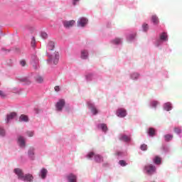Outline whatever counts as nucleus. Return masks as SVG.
Wrapping results in <instances>:
<instances>
[{"mask_svg": "<svg viewBox=\"0 0 182 182\" xmlns=\"http://www.w3.org/2000/svg\"><path fill=\"white\" fill-rule=\"evenodd\" d=\"M103 166H107V164H104Z\"/></svg>", "mask_w": 182, "mask_h": 182, "instance_id": "nucleus-49", "label": "nucleus"}, {"mask_svg": "<svg viewBox=\"0 0 182 182\" xmlns=\"http://www.w3.org/2000/svg\"><path fill=\"white\" fill-rule=\"evenodd\" d=\"M1 51H6V52H7V51H9V50H6V48H1Z\"/></svg>", "mask_w": 182, "mask_h": 182, "instance_id": "nucleus-47", "label": "nucleus"}, {"mask_svg": "<svg viewBox=\"0 0 182 182\" xmlns=\"http://www.w3.org/2000/svg\"><path fill=\"white\" fill-rule=\"evenodd\" d=\"M119 139L122 141H125L126 143H129L132 140V137L130 135L126 134L125 133H122L119 136Z\"/></svg>", "mask_w": 182, "mask_h": 182, "instance_id": "nucleus-13", "label": "nucleus"}, {"mask_svg": "<svg viewBox=\"0 0 182 182\" xmlns=\"http://www.w3.org/2000/svg\"><path fill=\"white\" fill-rule=\"evenodd\" d=\"M55 91H57V92L60 91V87H58V86L55 87Z\"/></svg>", "mask_w": 182, "mask_h": 182, "instance_id": "nucleus-46", "label": "nucleus"}, {"mask_svg": "<svg viewBox=\"0 0 182 182\" xmlns=\"http://www.w3.org/2000/svg\"><path fill=\"white\" fill-rule=\"evenodd\" d=\"M75 23V20H64L63 26L66 28H70V27L74 26Z\"/></svg>", "mask_w": 182, "mask_h": 182, "instance_id": "nucleus-15", "label": "nucleus"}, {"mask_svg": "<svg viewBox=\"0 0 182 182\" xmlns=\"http://www.w3.org/2000/svg\"><path fill=\"white\" fill-rule=\"evenodd\" d=\"M55 42L50 41L47 44V55H48V60H47L49 64H58L60 58V54L58 52L54 53V54H49L48 51L54 50Z\"/></svg>", "mask_w": 182, "mask_h": 182, "instance_id": "nucleus-1", "label": "nucleus"}, {"mask_svg": "<svg viewBox=\"0 0 182 182\" xmlns=\"http://www.w3.org/2000/svg\"><path fill=\"white\" fill-rule=\"evenodd\" d=\"M173 137V134L170 133H167L166 134H164V139L166 141H170L171 140H172Z\"/></svg>", "mask_w": 182, "mask_h": 182, "instance_id": "nucleus-26", "label": "nucleus"}, {"mask_svg": "<svg viewBox=\"0 0 182 182\" xmlns=\"http://www.w3.org/2000/svg\"><path fill=\"white\" fill-rule=\"evenodd\" d=\"M17 114L16 112H11V114H8L6 115V122L9 123L12 119L16 118Z\"/></svg>", "mask_w": 182, "mask_h": 182, "instance_id": "nucleus-18", "label": "nucleus"}, {"mask_svg": "<svg viewBox=\"0 0 182 182\" xmlns=\"http://www.w3.org/2000/svg\"><path fill=\"white\" fill-rule=\"evenodd\" d=\"M65 100H60L55 105V108H56L57 111L60 112L63 110V107H65Z\"/></svg>", "mask_w": 182, "mask_h": 182, "instance_id": "nucleus-14", "label": "nucleus"}, {"mask_svg": "<svg viewBox=\"0 0 182 182\" xmlns=\"http://www.w3.org/2000/svg\"><path fill=\"white\" fill-rule=\"evenodd\" d=\"M18 80L21 82H23L24 84H26V85L31 84V80L28 77H23L22 78H19Z\"/></svg>", "mask_w": 182, "mask_h": 182, "instance_id": "nucleus-20", "label": "nucleus"}, {"mask_svg": "<svg viewBox=\"0 0 182 182\" xmlns=\"http://www.w3.org/2000/svg\"><path fill=\"white\" fill-rule=\"evenodd\" d=\"M144 170L147 174H154L156 171V166H153V164H148L147 166H145Z\"/></svg>", "mask_w": 182, "mask_h": 182, "instance_id": "nucleus-8", "label": "nucleus"}, {"mask_svg": "<svg viewBox=\"0 0 182 182\" xmlns=\"http://www.w3.org/2000/svg\"><path fill=\"white\" fill-rule=\"evenodd\" d=\"M79 1H80V0H73V4L74 6L77 5V2H79Z\"/></svg>", "mask_w": 182, "mask_h": 182, "instance_id": "nucleus-44", "label": "nucleus"}, {"mask_svg": "<svg viewBox=\"0 0 182 182\" xmlns=\"http://www.w3.org/2000/svg\"><path fill=\"white\" fill-rule=\"evenodd\" d=\"M151 21L154 25H158V23H159V18L156 15L152 16Z\"/></svg>", "mask_w": 182, "mask_h": 182, "instance_id": "nucleus-25", "label": "nucleus"}, {"mask_svg": "<svg viewBox=\"0 0 182 182\" xmlns=\"http://www.w3.org/2000/svg\"><path fill=\"white\" fill-rule=\"evenodd\" d=\"M140 77V74H139V73H132V74H130V78L132 80H138Z\"/></svg>", "mask_w": 182, "mask_h": 182, "instance_id": "nucleus-24", "label": "nucleus"}, {"mask_svg": "<svg viewBox=\"0 0 182 182\" xmlns=\"http://www.w3.org/2000/svg\"><path fill=\"white\" fill-rule=\"evenodd\" d=\"M86 157L87 159H89L90 160H92L94 157L95 161H96L97 163H101L102 161H103L102 156H101V154H95L94 151H90L89 153H87Z\"/></svg>", "mask_w": 182, "mask_h": 182, "instance_id": "nucleus-4", "label": "nucleus"}, {"mask_svg": "<svg viewBox=\"0 0 182 182\" xmlns=\"http://www.w3.org/2000/svg\"><path fill=\"white\" fill-rule=\"evenodd\" d=\"M140 149L141 150H144V151L147 150L148 146L145 143H143V144H141Z\"/></svg>", "mask_w": 182, "mask_h": 182, "instance_id": "nucleus-37", "label": "nucleus"}, {"mask_svg": "<svg viewBox=\"0 0 182 182\" xmlns=\"http://www.w3.org/2000/svg\"><path fill=\"white\" fill-rule=\"evenodd\" d=\"M26 134H28L29 137H32L33 136H34V132L33 130H28V132H26Z\"/></svg>", "mask_w": 182, "mask_h": 182, "instance_id": "nucleus-39", "label": "nucleus"}, {"mask_svg": "<svg viewBox=\"0 0 182 182\" xmlns=\"http://www.w3.org/2000/svg\"><path fill=\"white\" fill-rule=\"evenodd\" d=\"M0 97H5V94H4V91L0 90Z\"/></svg>", "mask_w": 182, "mask_h": 182, "instance_id": "nucleus-45", "label": "nucleus"}, {"mask_svg": "<svg viewBox=\"0 0 182 182\" xmlns=\"http://www.w3.org/2000/svg\"><path fill=\"white\" fill-rule=\"evenodd\" d=\"M2 34H3L2 31H0V38L2 36Z\"/></svg>", "mask_w": 182, "mask_h": 182, "instance_id": "nucleus-48", "label": "nucleus"}, {"mask_svg": "<svg viewBox=\"0 0 182 182\" xmlns=\"http://www.w3.org/2000/svg\"><path fill=\"white\" fill-rule=\"evenodd\" d=\"M120 166H127V163H126L125 160H119V161Z\"/></svg>", "mask_w": 182, "mask_h": 182, "instance_id": "nucleus-42", "label": "nucleus"}, {"mask_svg": "<svg viewBox=\"0 0 182 182\" xmlns=\"http://www.w3.org/2000/svg\"><path fill=\"white\" fill-rule=\"evenodd\" d=\"M14 172L18 176V178L22 181L33 182L34 180V177L32 174H24L21 168H14Z\"/></svg>", "mask_w": 182, "mask_h": 182, "instance_id": "nucleus-2", "label": "nucleus"}, {"mask_svg": "<svg viewBox=\"0 0 182 182\" xmlns=\"http://www.w3.org/2000/svg\"><path fill=\"white\" fill-rule=\"evenodd\" d=\"M48 171L47 168H43L39 171V176L42 180H45L48 176Z\"/></svg>", "mask_w": 182, "mask_h": 182, "instance_id": "nucleus-16", "label": "nucleus"}, {"mask_svg": "<svg viewBox=\"0 0 182 182\" xmlns=\"http://www.w3.org/2000/svg\"><path fill=\"white\" fill-rule=\"evenodd\" d=\"M6 129H4V127H0V136L1 137H4L6 136Z\"/></svg>", "mask_w": 182, "mask_h": 182, "instance_id": "nucleus-30", "label": "nucleus"}, {"mask_svg": "<svg viewBox=\"0 0 182 182\" xmlns=\"http://www.w3.org/2000/svg\"><path fill=\"white\" fill-rule=\"evenodd\" d=\"M155 133H156L155 129H154L153 127H149L148 130V134H149V136H154Z\"/></svg>", "mask_w": 182, "mask_h": 182, "instance_id": "nucleus-31", "label": "nucleus"}, {"mask_svg": "<svg viewBox=\"0 0 182 182\" xmlns=\"http://www.w3.org/2000/svg\"><path fill=\"white\" fill-rule=\"evenodd\" d=\"M87 106L92 115H97L99 114V109H97L95 102L92 101H87Z\"/></svg>", "mask_w": 182, "mask_h": 182, "instance_id": "nucleus-5", "label": "nucleus"}, {"mask_svg": "<svg viewBox=\"0 0 182 182\" xmlns=\"http://www.w3.org/2000/svg\"><path fill=\"white\" fill-rule=\"evenodd\" d=\"M89 57V51L87 50H81V58L83 60H86Z\"/></svg>", "mask_w": 182, "mask_h": 182, "instance_id": "nucleus-19", "label": "nucleus"}, {"mask_svg": "<svg viewBox=\"0 0 182 182\" xmlns=\"http://www.w3.org/2000/svg\"><path fill=\"white\" fill-rule=\"evenodd\" d=\"M31 64L35 70H37L38 68L39 60L37 55H33L31 56Z\"/></svg>", "mask_w": 182, "mask_h": 182, "instance_id": "nucleus-9", "label": "nucleus"}, {"mask_svg": "<svg viewBox=\"0 0 182 182\" xmlns=\"http://www.w3.org/2000/svg\"><path fill=\"white\" fill-rule=\"evenodd\" d=\"M168 36L166 31H163L159 34V37L156 38V40H155V46L156 47H159V46H161L164 41H168Z\"/></svg>", "mask_w": 182, "mask_h": 182, "instance_id": "nucleus-3", "label": "nucleus"}, {"mask_svg": "<svg viewBox=\"0 0 182 182\" xmlns=\"http://www.w3.org/2000/svg\"><path fill=\"white\" fill-rule=\"evenodd\" d=\"M77 26L85 27L88 23V18H87V17H80L77 21Z\"/></svg>", "mask_w": 182, "mask_h": 182, "instance_id": "nucleus-7", "label": "nucleus"}, {"mask_svg": "<svg viewBox=\"0 0 182 182\" xmlns=\"http://www.w3.org/2000/svg\"><path fill=\"white\" fill-rule=\"evenodd\" d=\"M159 101H151L150 105L152 108H156L157 105H159Z\"/></svg>", "mask_w": 182, "mask_h": 182, "instance_id": "nucleus-32", "label": "nucleus"}, {"mask_svg": "<svg viewBox=\"0 0 182 182\" xmlns=\"http://www.w3.org/2000/svg\"><path fill=\"white\" fill-rule=\"evenodd\" d=\"M98 129H100L104 132V133H107L108 130V127H107L106 124H98L97 125Z\"/></svg>", "mask_w": 182, "mask_h": 182, "instance_id": "nucleus-21", "label": "nucleus"}, {"mask_svg": "<svg viewBox=\"0 0 182 182\" xmlns=\"http://www.w3.org/2000/svg\"><path fill=\"white\" fill-rule=\"evenodd\" d=\"M127 112L124 108H119L117 111V116L119 118H124L127 117Z\"/></svg>", "mask_w": 182, "mask_h": 182, "instance_id": "nucleus-12", "label": "nucleus"}, {"mask_svg": "<svg viewBox=\"0 0 182 182\" xmlns=\"http://www.w3.org/2000/svg\"><path fill=\"white\" fill-rule=\"evenodd\" d=\"M28 157L30 160L36 159V148L35 147H29L28 149Z\"/></svg>", "mask_w": 182, "mask_h": 182, "instance_id": "nucleus-6", "label": "nucleus"}, {"mask_svg": "<svg viewBox=\"0 0 182 182\" xmlns=\"http://www.w3.org/2000/svg\"><path fill=\"white\" fill-rule=\"evenodd\" d=\"M41 36L43 38H47V37H48V33H46V31H41Z\"/></svg>", "mask_w": 182, "mask_h": 182, "instance_id": "nucleus-38", "label": "nucleus"}, {"mask_svg": "<svg viewBox=\"0 0 182 182\" xmlns=\"http://www.w3.org/2000/svg\"><path fill=\"white\" fill-rule=\"evenodd\" d=\"M172 108L173 107L171 102H166L164 105V109H165V111H171Z\"/></svg>", "mask_w": 182, "mask_h": 182, "instance_id": "nucleus-22", "label": "nucleus"}, {"mask_svg": "<svg viewBox=\"0 0 182 182\" xmlns=\"http://www.w3.org/2000/svg\"><path fill=\"white\" fill-rule=\"evenodd\" d=\"M112 44L119 45L122 44V38H114V40H112Z\"/></svg>", "mask_w": 182, "mask_h": 182, "instance_id": "nucleus-27", "label": "nucleus"}, {"mask_svg": "<svg viewBox=\"0 0 182 182\" xmlns=\"http://www.w3.org/2000/svg\"><path fill=\"white\" fill-rule=\"evenodd\" d=\"M35 79H36V81H37V82H39V83H41L43 81V78L41 75H37L36 77H35Z\"/></svg>", "mask_w": 182, "mask_h": 182, "instance_id": "nucleus-33", "label": "nucleus"}, {"mask_svg": "<svg viewBox=\"0 0 182 182\" xmlns=\"http://www.w3.org/2000/svg\"><path fill=\"white\" fill-rule=\"evenodd\" d=\"M20 64H21V65L24 67L26 64V61L25 60H21V61H20Z\"/></svg>", "mask_w": 182, "mask_h": 182, "instance_id": "nucleus-43", "label": "nucleus"}, {"mask_svg": "<svg viewBox=\"0 0 182 182\" xmlns=\"http://www.w3.org/2000/svg\"><path fill=\"white\" fill-rule=\"evenodd\" d=\"M162 147H163L164 151H165L166 153L169 151V147H168V146H167V144H162Z\"/></svg>", "mask_w": 182, "mask_h": 182, "instance_id": "nucleus-35", "label": "nucleus"}, {"mask_svg": "<svg viewBox=\"0 0 182 182\" xmlns=\"http://www.w3.org/2000/svg\"><path fill=\"white\" fill-rule=\"evenodd\" d=\"M174 131L176 133H177V134H180L182 132L181 127H175Z\"/></svg>", "mask_w": 182, "mask_h": 182, "instance_id": "nucleus-41", "label": "nucleus"}, {"mask_svg": "<svg viewBox=\"0 0 182 182\" xmlns=\"http://www.w3.org/2000/svg\"><path fill=\"white\" fill-rule=\"evenodd\" d=\"M136 36V33H131L130 34H128L127 36V38L129 41H133V40H135Z\"/></svg>", "mask_w": 182, "mask_h": 182, "instance_id": "nucleus-23", "label": "nucleus"}, {"mask_svg": "<svg viewBox=\"0 0 182 182\" xmlns=\"http://www.w3.org/2000/svg\"><path fill=\"white\" fill-rule=\"evenodd\" d=\"M31 45V47H33V48H36V40L35 37H32Z\"/></svg>", "mask_w": 182, "mask_h": 182, "instance_id": "nucleus-34", "label": "nucleus"}, {"mask_svg": "<svg viewBox=\"0 0 182 182\" xmlns=\"http://www.w3.org/2000/svg\"><path fill=\"white\" fill-rule=\"evenodd\" d=\"M20 122H29V118L27 115H21L19 118Z\"/></svg>", "mask_w": 182, "mask_h": 182, "instance_id": "nucleus-29", "label": "nucleus"}, {"mask_svg": "<svg viewBox=\"0 0 182 182\" xmlns=\"http://www.w3.org/2000/svg\"><path fill=\"white\" fill-rule=\"evenodd\" d=\"M18 144L20 147L25 148L26 146V139L23 136L19 135L18 136Z\"/></svg>", "mask_w": 182, "mask_h": 182, "instance_id": "nucleus-10", "label": "nucleus"}, {"mask_svg": "<svg viewBox=\"0 0 182 182\" xmlns=\"http://www.w3.org/2000/svg\"><path fill=\"white\" fill-rule=\"evenodd\" d=\"M127 153L124 151H117V155L119 157H124V156H126Z\"/></svg>", "mask_w": 182, "mask_h": 182, "instance_id": "nucleus-40", "label": "nucleus"}, {"mask_svg": "<svg viewBox=\"0 0 182 182\" xmlns=\"http://www.w3.org/2000/svg\"><path fill=\"white\" fill-rule=\"evenodd\" d=\"M142 28H143L144 31H147V30L149 28V24H147V23H144L142 24Z\"/></svg>", "mask_w": 182, "mask_h": 182, "instance_id": "nucleus-36", "label": "nucleus"}, {"mask_svg": "<svg viewBox=\"0 0 182 182\" xmlns=\"http://www.w3.org/2000/svg\"><path fill=\"white\" fill-rule=\"evenodd\" d=\"M68 182H77V176L73 174V173H70L66 176Z\"/></svg>", "mask_w": 182, "mask_h": 182, "instance_id": "nucleus-11", "label": "nucleus"}, {"mask_svg": "<svg viewBox=\"0 0 182 182\" xmlns=\"http://www.w3.org/2000/svg\"><path fill=\"white\" fill-rule=\"evenodd\" d=\"M154 163L155 164H161V158L159 156H155V157H154Z\"/></svg>", "mask_w": 182, "mask_h": 182, "instance_id": "nucleus-28", "label": "nucleus"}, {"mask_svg": "<svg viewBox=\"0 0 182 182\" xmlns=\"http://www.w3.org/2000/svg\"><path fill=\"white\" fill-rule=\"evenodd\" d=\"M96 75L93 73H86L85 74V80L86 81H92L95 80Z\"/></svg>", "mask_w": 182, "mask_h": 182, "instance_id": "nucleus-17", "label": "nucleus"}]
</instances>
